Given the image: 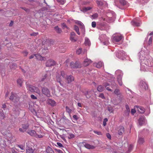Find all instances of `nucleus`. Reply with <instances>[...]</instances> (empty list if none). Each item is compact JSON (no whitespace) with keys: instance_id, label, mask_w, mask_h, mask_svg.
Masks as SVG:
<instances>
[{"instance_id":"nucleus-1","label":"nucleus","mask_w":153,"mask_h":153,"mask_svg":"<svg viewBox=\"0 0 153 153\" xmlns=\"http://www.w3.org/2000/svg\"><path fill=\"white\" fill-rule=\"evenodd\" d=\"M140 60V70L145 71H148L149 67H153V59H147L144 51L142 50L138 53Z\"/></svg>"},{"instance_id":"nucleus-2","label":"nucleus","mask_w":153,"mask_h":153,"mask_svg":"<svg viewBox=\"0 0 153 153\" xmlns=\"http://www.w3.org/2000/svg\"><path fill=\"white\" fill-rule=\"evenodd\" d=\"M105 75V77L107 78V81L108 82L104 83L103 85L107 90L112 92V90L108 86H111L112 88L117 87V85L114 80V77L113 75L108 73H106Z\"/></svg>"},{"instance_id":"nucleus-3","label":"nucleus","mask_w":153,"mask_h":153,"mask_svg":"<svg viewBox=\"0 0 153 153\" xmlns=\"http://www.w3.org/2000/svg\"><path fill=\"white\" fill-rule=\"evenodd\" d=\"M115 75L117 77L118 83L120 85H122L123 83L122 79L123 75V71L120 70H117L115 72Z\"/></svg>"},{"instance_id":"nucleus-4","label":"nucleus","mask_w":153,"mask_h":153,"mask_svg":"<svg viewBox=\"0 0 153 153\" xmlns=\"http://www.w3.org/2000/svg\"><path fill=\"white\" fill-rule=\"evenodd\" d=\"M65 74L64 71L60 72V74L57 73L56 74V80L62 86H63V85L62 83V80L65 77Z\"/></svg>"},{"instance_id":"nucleus-5","label":"nucleus","mask_w":153,"mask_h":153,"mask_svg":"<svg viewBox=\"0 0 153 153\" xmlns=\"http://www.w3.org/2000/svg\"><path fill=\"white\" fill-rule=\"evenodd\" d=\"M108 38L105 34H102L99 36V39L101 42L105 45H108L109 44Z\"/></svg>"},{"instance_id":"nucleus-6","label":"nucleus","mask_w":153,"mask_h":153,"mask_svg":"<svg viewBox=\"0 0 153 153\" xmlns=\"http://www.w3.org/2000/svg\"><path fill=\"white\" fill-rule=\"evenodd\" d=\"M139 86L140 90L142 91L148 89V86L144 80H141L140 81Z\"/></svg>"},{"instance_id":"nucleus-7","label":"nucleus","mask_w":153,"mask_h":153,"mask_svg":"<svg viewBox=\"0 0 153 153\" xmlns=\"http://www.w3.org/2000/svg\"><path fill=\"white\" fill-rule=\"evenodd\" d=\"M27 90L31 92H35L39 94H40V90L37 87L31 85H27Z\"/></svg>"},{"instance_id":"nucleus-8","label":"nucleus","mask_w":153,"mask_h":153,"mask_svg":"<svg viewBox=\"0 0 153 153\" xmlns=\"http://www.w3.org/2000/svg\"><path fill=\"white\" fill-rule=\"evenodd\" d=\"M118 53H117L116 56L117 57L120 59L122 60H124L125 58L126 53L123 50L120 51L118 52H117Z\"/></svg>"},{"instance_id":"nucleus-9","label":"nucleus","mask_w":153,"mask_h":153,"mask_svg":"<svg viewBox=\"0 0 153 153\" xmlns=\"http://www.w3.org/2000/svg\"><path fill=\"white\" fill-rule=\"evenodd\" d=\"M10 100L14 102H18L19 100V98L16 94L12 93V94L10 98Z\"/></svg>"},{"instance_id":"nucleus-10","label":"nucleus","mask_w":153,"mask_h":153,"mask_svg":"<svg viewBox=\"0 0 153 153\" xmlns=\"http://www.w3.org/2000/svg\"><path fill=\"white\" fill-rule=\"evenodd\" d=\"M70 66L72 68H80L82 67V65L78 62H76L75 63L74 62H71Z\"/></svg>"},{"instance_id":"nucleus-11","label":"nucleus","mask_w":153,"mask_h":153,"mask_svg":"<svg viewBox=\"0 0 153 153\" xmlns=\"http://www.w3.org/2000/svg\"><path fill=\"white\" fill-rule=\"evenodd\" d=\"M132 25L134 26H139L141 24V22L139 18H137L134 19L131 22Z\"/></svg>"},{"instance_id":"nucleus-12","label":"nucleus","mask_w":153,"mask_h":153,"mask_svg":"<svg viewBox=\"0 0 153 153\" xmlns=\"http://www.w3.org/2000/svg\"><path fill=\"white\" fill-rule=\"evenodd\" d=\"M123 38V36L120 34L115 35L113 36V41L116 42H119L121 41Z\"/></svg>"},{"instance_id":"nucleus-13","label":"nucleus","mask_w":153,"mask_h":153,"mask_svg":"<svg viewBox=\"0 0 153 153\" xmlns=\"http://www.w3.org/2000/svg\"><path fill=\"white\" fill-rule=\"evenodd\" d=\"M75 23L80 25V28L81 29L82 33L84 34L85 32V27L83 23L80 21L75 20Z\"/></svg>"},{"instance_id":"nucleus-14","label":"nucleus","mask_w":153,"mask_h":153,"mask_svg":"<svg viewBox=\"0 0 153 153\" xmlns=\"http://www.w3.org/2000/svg\"><path fill=\"white\" fill-rule=\"evenodd\" d=\"M96 2L98 6H108L107 3L105 1L102 0H97L96 1Z\"/></svg>"},{"instance_id":"nucleus-15","label":"nucleus","mask_w":153,"mask_h":153,"mask_svg":"<svg viewBox=\"0 0 153 153\" xmlns=\"http://www.w3.org/2000/svg\"><path fill=\"white\" fill-rule=\"evenodd\" d=\"M29 125L28 123L26 124H24L22 125V128H19V131L22 132H24L26 131V130L28 128Z\"/></svg>"},{"instance_id":"nucleus-16","label":"nucleus","mask_w":153,"mask_h":153,"mask_svg":"<svg viewBox=\"0 0 153 153\" xmlns=\"http://www.w3.org/2000/svg\"><path fill=\"white\" fill-rule=\"evenodd\" d=\"M146 122V120L144 116H141L138 120L139 124L140 126L144 124Z\"/></svg>"},{"instance_id":"nucleus-17","label":"nucleus","mask_w":153,"mask_h":153,"mask_svg":"<svg viewBox=\"0 0 153 153\" xmlns=\"http://www.w3.org/2000/svg\"><path fill=\"white\" fill-rule=\"evenodd\" d=\"M29 144V142L27 143L26 144V152L27 153H33L34 150L32 148L30 147H28V145Z\"/></svg>"},{"instance_id":"nucleus-18","label":"nucleus","mask_w":153,"mask_h":153,"mask_svg":"<svg viewBox=\"0 0 153 153\" xmlns=\"http://www.w3.org/2000/svg\"><path fill=\"white\" fill-rule=\"evenodd\" d=\"M55 62L52 59H49L47 61L46 64V66L49 67L55 65Z\"/></svg>"},{"instance_id":"nucleus-19","label":"nucleus","mask_w":153,"mask_h":153,"mask_svg":"<svg viewBox=\"0 0 153 153\" xmlns=\"http://www.w3.org/2000/svg\"><path fill=\"white\" fill-rule=\"evenodd\" d=\"M42 91L44 94L48 97H49L50 96V91L47 88H43L42 89Z\"/></svg>"},{"instance_id":"nucleus-20","label":"nucleus","mask_w":153,"mask_h":153,"mask_svg":"<svg viewBox=\"0 0 153 153\" xmlns=\"http://www.w3.org/2000/svg\"><path fill=\"white\" fill-rule=\"evenodd\" d=\"M134 108L135 109H137V110L140 113H143L145 111V109L141 106H135Z\"/></svg>"},{"instance_id":"nucleus-21","label":"nucleus","mask_w":153,"mask_h":153,"mask_svg":"<svg viewBox=\"0 0 153 153\" xmlns=\"http://www.w3.org/2000/svg\"><path fill=\"white\" fill-rule=\"evenodd\" d=\"M124 128L123 126H120L118 128V133L119 135H122L124 132Z\"/></svg>"},{"instance_id":"nucleus-22","label":"nucleus","mask_w":153,"mask_h":153,"mask_svg":"<svg viewBox=\"0 0 153 153\" xmlns=\"http://www.w3.org/2000/svg\"><path fill=\"white\" fill-rule=\"evenodd\" d=\"M27 133L30 135L34 137L36 133L35 130H28L27 132Z\"/></svg>"},{"instance_id":"nucleus-23","label":"nucleus","mask_w":153,"mask_h":153,"mask_svg":"<svg viewBox=\"0 0 153 153\" xmlns=\"http://www.w3.org/2000/svg\"><path fill=\"white\" fill-rule=\"evenodd\" d=\"M91 62V61L89 59L87 58L85 59L83 62V65L86 66L88 65Z\"/></svg>"},{"instance_id":"nucleus-24","label":"nucleus","mask_w":153,"mask_h":153,"mask_svg":"<svg viewBox=\"0 0 153 153\" xmlns=\"http://www.w3.org/2000/svg\"><path fill=\"white\" fill-rule=\"evenodd\" d=\"M34 56L36 57V58L39 60H44L45 59V58L44 57H42L40 55L38 54H35Z\"/></svg>"},{"instance_id":"nucleus-25","label":"nucleus","mask_w":153,"mask_h":153,"mask_svg":"<svg viewBox=\"0 0 153 153\" xmlns=\"http://www.w3.org/2000/svg\"><path fill=\"white\" fill-rule=\"evenodd\" d=\"M114 93L117 95H119L120 97H123V96L121 95V93L119 89L117 88L115 89L114 91Z\"/></svg>"},{"instance_id":"nucleus-26","label":"nucleus","mask_w":153,"mask_h":153,"mask_svg":"<svg viewBox=\"0 0 153 153\" xmlns=\"http://www.w3.org/2000/svg\"><path fill=\"white\" fill-rule=\"evenodd\" d=\"M66 79L68 83H69L74 80L73 77L71 75L68 76L66 78Z\"/></svg>"},{"instance_id":"nucleus-27","label":"nucleus","mask_w":153,"mask_h":153,"mask_svg":"<svg viewBox=\"0 0 153 153\" xmlns=\"http://www.w3.org/2000/svg\"><path fill=\"white\" fill-rule=\"evenodd\" d=\"M103 65V63L102 62H99L97 63H95L94 64V66H95L97 68H100Z\"/></svg>"},{"instance_id":"nucleus-28","label":"nucleus","mask_w":153,"mask_h":153,"mask_svg":"<svg viewBox=\"0 0 153 153\" xmlns=\"http://www.w3.org/2000/svg\"><path fill=\"white\" fill-rule=\"evenodd\" d=\"M144 142V139L139 136L138 139L137 141V144L141 145L143 144Z\"/></svg>"},{"instance_id":"nucleus-29","label":"nucleus","mask_w":153,"mask_h":153,"mask_svg":"<svg viewBox=\"0 0 153 153\" xmlns=\"http://www.w3.org/2000/svg\"><path fill=\"white\" fill-rule=\"evenodd\" d=\"M47 102L48 104L52 106H53L55 105L56 103L54 101L50 99H48V100Z\"/></svg>"},{"instance_id":"nucleus-30","label":"nucleus","mask_w":153,"mask_h":153,"mask_svg":"<svg viewBox=\"0 0 153 153\" xmlns=\"http://www.w3.org/2000/svg\"><path fill=\"white\" fill-rule=\"evenodd\" d=\"M46 151L47 153H55L52 149L49 146L47 147Z\"/></svg>"},{"instance_id":"nucleus-31","label":"nucleus","mask_w":153,"mask_h":153,"mask_svg":"<svg viewBox=\"0 0 153 153\" xmlns=\"http://www.w3.org/2000/svg\"><path fill=\"white\" fill-rule=\"evenodd\" d=\"M84 146L86 148L89 149H94L95 148L94 146L87 143L85 144Z\"/></svg>"},{"instance_id":"nucleus-32","label":"nucleus","mask_w":153,"mask_h":153,"mask_svg":"<svg viewBox=\"0 0 153 153\" xmlns=\"http://www.w3.org/2000/svg\"><path fill=\"white\" fill-rule=\"evenodd\" d=\"M85 44L86 46H89L91 45V42L89 39L87 37L85 38Z\"/></svg>"},{"instance_id":"nucleus-33","label":"nucleus","mask_w":153,"mask_h":153,"mask_svg":"<svg viewBox=\"0 0 153 153\" xmlns=\"http://www.w3.org/2000/svg\"><path fill=\"white\" fill-rule=\"evenodd\" d=\"M34 129L37 133H42V130H41V127L39 126L36 127Z\"/></svg>"},{"instance_id":"nucleus-34","label":"nucleus","mask_w":153,"mask_h":153,"mask_svg":"<svg viewBox=\"0 0 153 153\" xmlns=\"http://www.w3.org/2000/svg\"><path fill=\"white\" fill-rule=\"evenodd\" d=\"M54 29L58 33H61L62 32V30L58 26L54 27Z\"/></svg>"},{"instance_id":"nucleus-35","label":"nucleus","mask_w":153,"mask_h":153,"mask_svg":"<svg viewBox=\"0 0 153 153\" xmlns=\"http://www.w3.org/2000/svg\"><path fill=\"white\" fill-rule=\"evenodd\" d=\"M152 37L151 36L149 40V41L147 42V45L148 46L152 45Z\"/></svg>"},{"instance_id":"nucleus-36","label":"nucleus","mask_w":153,"mask_h":153,"mask_svg":"<svg viewBox=\"0 0 153 153\" xmlns=\"http://www.w3.org/2000/svg\"><path fill=\"white\" fill-rule=\"evenodd\" d=\"M104 89V88L102 85L99 86L97 88V90L98 91L102 92Z\"/></svg>"},{"instance_id":"nucleus-37","label":"nucleus","mask_w":153,"mask_h":153,"mask_svg":"<svg viewBox=\"0 0 153 153\" xmlns=\"http://www.w3.org/2000/svg\"><path fill=\"white\" fill-rule=\"evenodd\" d=\"M23 81V79H19L17 80V83L20 86H22Z\"/></svg>"},{"instance_id":"nucleus-38","label":"nucleus","mask_w":153,"mask_h":153,"mask_svg":"<svg viewBox=\"0 0 153 153\" xmlns=\"http://www.w3.org/2000/svg\"><path fill=\"white\" fill-rule=\"evenodd\" d=\"M126 113L128 115L130 112V109L128 105H126Z\"/></svg>"},{"instance_id":"nucleus-39","label":"nucleus","mask_w":153,"mask_h":153,"mask_svg":"<svg viewBox=\"0 0 153 153\" xmlns=\"http://www.w3.org/2000/svg\"><path fill=\"white\" fill-rule=\"evenodd\" d=\"M74 29L76 31L78 34L79 35L80 34V33L79 31V28L76 25H75L74 26Z\"/></svg>"},{"instance_id":"nucleus-40","label":"nucleus","mask_w":153,"mask_h":153,"mask_svg":"<svg viewBox=\"0 0 153 153\" xmlns=\"http://www.w3.org/2000/svg\"><path fill=\"white\" fill-rule=\"evenodd\" d=\"M74 36H71L70 37V39L72 42H75L77 40V39L75 38Z\"/></svg>"},{"instance_id":"nucleus-41","label":"nucleus","mask_w":153,"mask_h":153,"mask_svg":"<svg viewBox=\"0 0 153 153\" xmlns=\"http://www.w3.org/2000/svg\"><path fill=\"white\" fill-rule=\"evenodd\" d=\"M17 146L21 150H25V145H18Z\"/></svg>"},{"instance_id":"nucleus-42","label":"nucleus","mask_w":153,"mask_h":153,"mask_svg":"<svg viewBox=\"0 0 153 153\" xmlns=\"http://www.w3.org/2000/svg\"><path fill=\"white\" fill-rule=\"evenodd\" d=\"M58 3L60 4L63 5L66 2L65 0H56Z\"/></svg>"},{"instance_id":"nucleus-43","label":"nucleus","mask_w":153,"mask_h":153,"mask_svg":"<svg viewBox=\"0 0 153 153\" xmlns=\"http://www.w3.org/2000/svg\"><path fill=\"white\" fill-rule=\"evenodd\" d=\"M39 134H38V133H36L35 137L36 138H42L43 137V136L41 134L42 133H39Z\"/></svg>"},{"instance_id":"nucleus-44","label":"nucleus","mask_w":153,"mask_h":153,"mask_svg":"<svg viewBox=\"0 0 153 153\" xmlns=\"http://www.w3.org/2000/svg\"><path fill=\"white\" fill-rule=\"evenodd\" d=\"M98 14L97 13H96L92 15L91 16V17L92 19H95L97 18L98 17Z\"/></svg>"},{"instance_id":"nucleus-45","label":"nucleus","mask_w":153,"mask_h":153,"mask_svg":"<svg viewBox=\"0 0 153 153\" xmlns=\"http://www.w3.org/2000/svg\"><path fill=\"white\" fill-rule=\"evenodd\" d=\"M120 2L123 5H125L127 3L126 1L125 0H120Z\"/></svg>"},{"instance_id":"nucleus-46","label":"nucleus","mask_w":153,"mask_h":153,"mask_svg":"<svg viewBox=\"0 0 153 153\" xmlns=\"http://www.w3.org/2000/svg\"><path fill=\"white\" fill-rule=\"evenodd\" d=\"M108 18L109 19V20H107V19H103L104 21H107V22H108L109 23H111V22H112L113 21L111 20V19H112V18L109 17Z\"/></svg>"},{"instance_id":"nucleus-47","label":"nucleus","mask_w":153,"mask_h":153,"mask_svg":"<svg viewBox=\"0 0 153 153\" xmlns=\"http://www.w3.org/2000/svg\"><path fill=\"white\" fill-rule=\"evenodd\" d=\"M66 111L69 114H70L71 112V110L68 107L66 106Z\"/></svg>"},{"instance_id":"nucleus-48","label":"nucleus","mask_w":153,"mask_h":153,"mask_svg":"<svg viewBox=\"0 0 153 153\" xmlns=\"http://www.w3.org/2000/svg\"><path fill=\"white\" fill-rule=\"evenodd\" d=\"M108 121V120L107 118H105L103 121V125L104 126H105L106 125V122Z\"/></svg>"},{"instance_id":"nucleus-49","label":"nucleus","mask_w":153,"mask_h":153,"mask_svg":"<svg viewBox=\"0 0 153 153\" xmlns=\"http://www.w3.org/2000/svg\"><path fill=\"white\" fill-rule=\"evenodd\" d=\"M133 145L132 144L128 146V151L129 152L131 151L133 148Z\"/></svg>"},{"instance_id":"nucleus-50","label":"nucleus","mask_w":153,"mask_h":153,"mask_svg":"<svg viewBox=\"0 0 153 153\" xmlns=\"http://www.w3.org/2000/svg\"><path fill=\"white\" fill-rule=\"evenodd\" d=\"M82 48H80L78 49H77L76 51V53L77 54H79L80 53H81V52L82 51Z\"/></svg>"},{"instance_id":"nucleus-51","label":"nucleus","mask_w":153,"mask_h":153,"mask_svg":"<svg viewBox=\"0 0 153 153\" xmlns=\"http://www.w3.org/2000/svg\"><path fill=\"white\" fill-rule=\"evenodd\" d=\"M126 91H129V92L128 93L129 94H130V93H131L133 95H134V94L133 92H132V91L131 90H130L128 88H126Z\"/></svg>"},{"instance_id":"nucleus-52","label":"nucleus","mask_w":153,"mask_h":153,"mask_svg":"<svg viewBox=\"0 0 153 153\" xmlns=\"http://www.w3.org/2000/svg\"><path fill=\"white\" fill-rule=\"evenodd\" d=\"M108 109L110 113L113 112L114 110L112 108L109 107H108Z\"/></svg>"},{"instance_id":"nucleus-53","label":"nucleus","mask_w":153,"mask_h":153,"mask_svg":"<svg viewBox=\"0 0 153 153\" xmlns=\"http://www.w3.org/2000/svg\"><path fill=\"white\" fill-rule=\"evenodd\" d=\"M62 27L63 29H65V28H67V29H68V28L66 25V24L64 23H63L62 24Z\"/></svg>"},{"instance_id":"nucleus-54","label":"nucleus","mask_w":153,"mask_h":153,"mask_svg":"<svg viewBox=\"0 0 153 153\" xmlns=\"http://www.w3.org/2000/svg\"><path fill=\"white\" fill-rule=\"evenodd\" d=\"M96 23L94 21L92 22L91 25L92 27H95L96 26Z\"/></svg>"},{"instance_id":"nucleus-55","label":"nucleus","mask_w":153,"mask_h":153,"mask_svg":"<svg viewBox=\"0 0 153 153\" xmlns=\"http://www.w3.org/2000/svg\"><path fill=\"white\" fill-rule=\"evenodd\" d=\"M74 137V134H69V136L68 137L69 139L72 138Z\"/></svg>"},{"instance_id":"nucleus-56","label":"nucleus","mask_w":153,"mask_h":153,"mask_svg":"<svg viewBox=\"0 0 153 153\" xmlns=\"http://www.w3.org/2000/svg\"><path fill=\"white\" fill-rule=\"evenodd\" d=\"M81 11L85 14H88L89 13V11H90L91 10H81Z\"/></svg>"},{"instance_id":"nucleus-57","label":"nucleus","mask_w":153,"mask_h":153,"mask_svg":"<svg viewBox=\"0 0 153 153\" xmlns=\"http://www.w3.org/2000/svg\"><path fill=\"white\" fill-rule=\"evenodd\" d=\"M136 109L134 108V109H132L131 110V114L132 115H134L136 112V110H135Z\"/></svg>"},{"instance_id":"nucleus-58","label":"nucleus","mask_w":153,"mask_h":153,"mask_svg":"<svg viewBox=\"0 0 153 153\" xmlns=\"http://www.w3.org/2000/svg\"><path fill=\"white\" fill-rule=\"evenodd\" d=\"M94 132L95 133L97 134V135H102V133H101V132H100V131H94Z\"/></svg>"},{"instance_id":"nucleus-59","label":"nucleus","mask_w":153,"mask_h":153,"mask_svg":"<svg viewBox=\"0 0 153 153\" xmlns=\"http://www.w3.org/2000/svg\"><path fill=\"white\" fill-rule=\"evenodd\" d=\"M30 97L33 99L36 100L37 99V97L33 94L31 95Z\"/></svg>"},{"instance_id":"nucleus-60","label":"nucleus","mask_w":153,"mask_h":153,"mask_svg":"<svg viewBox=\"0 0 153 153\" xmlns=\"http://www.w3.org/2000/svg\"><path fill=\"white\" fill-rule=\"evenodd\" d=\"M4 118V114L3 113H0V118L1 119H3Z\"/></svg>"},{"instance_id":"nucleus-61","label":"nucleus","mask_w":153,"mask_h":153,"mask_svg":"<svg viewBox=\"0 0 153 153\" xmlns=\"http://www.w3.org/2000/svg\"><path fill=\"white\" fill-rule=\"evenodd\" d=\"M57 146L59 147H63L62 145L60 143L57 142Z\"/></svg>"},{"instance_id":"nucleus-62","label":"nucleus","mask_w":153,"mask_h":153,"mask_svg":"<svg viewBox=\"0 0 153 153\" xmlns=\"http://www.w3.org/2000/svg\"><path fill=\"white\" fill-rule=\"evenodd\" d=\"M73 118L75 120H78V118L77 117V116L76 115H74L73 116Z\"/></svg>"},{"instance_id":"nucleus-63","label":"nucleus","mask_w":153,"mask_h":153,"mask_svg":"<svg viewBox=\"0 0 153 153\" xmlns=\"http://www.w3.org/2000/svg\"><path fill=\"white\" fill-rule=\"evenodd\" d=\"M99 97L102 99H104L105 98L103 94H101L99 96Z\"/></svg>"},{"instance_id":"nucleus-64","label":"nucleus","mask_w":153,"mask_h":153,"mask_svg":"<svg viewBox=\"0 0 153 153\" xmlns=\"http://www.w3.org/2000/svg\"><path fill=\"white\" fill-rule=\"evenodd\" d=\"M56 150L58 153H64L60 149H56Z\"/></svg>"}]
</instances>
